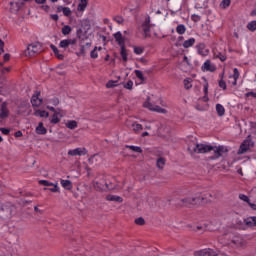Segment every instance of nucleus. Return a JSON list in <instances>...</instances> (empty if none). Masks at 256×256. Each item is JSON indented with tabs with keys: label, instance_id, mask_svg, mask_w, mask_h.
Segmentation results:
<instances>
[{
	"label": "nucleus",
	"instance_id": "nucleus-26",
	"mask_svg": "<svg viewBox=\"0 0 256 256\" xmlns=\"http://www.w3.org/2000/svg\"><path fill=\"white\" fill-rule=\"evenodd\" d=\"M246 225L248 227H255L256 226V217H250L245 220Z\"/></svg>",
	"mask_w": 256,
	"mask_h": 256
},
{
	"label": "nucleus",
	"instance_id": "nucleus-30",
	"mask_svg": "<svg viewBox=\"0 0 256 256\" xmlns=\"http://www.w3.org/2000/svg\"><path fill=\"white\" fill-rule=\"evenodd\" d=\"M66 127L68 129H77V121H75V120H68L66 122Z\"/></svg>",
	"mask_w": 256,
	"mask_h": 256
},
{
	"label": "nucleus",
	"instance_id": "nucleus-12",
	"mask_svg": "<svg viewBox=\"0 0 256 256\" xmlns=\"http://www.w3.org/2000/svg\"><path fill=\"white\" fill-rule=\"evenodd\" d=\"M9 117V109H7V103L3 102L0 109V121Z\"/></svg>",
	"mask_w": 256,
	"mask_h": 256
},
{
	"label": "nucleus",
	"instance_id": "nucleus-49",
	"mask_svg": "<svg viewBox=\"0 0 256 256\" xmlns=\"http://www.w3.org/2000/svg\"><path fill=\"white\" fill-rule=\"evenodd\" d=\"M136 225H143L145 223V219L143 217H139L135 220Z\"/></svg>",
	"mask_w": 256,
	"mask_h": 256
},
{
	"label": "nucleus",
	"instance_id": "nucleus-59",
	"mask_svg": "<svg viewBox=\"0 0 256 256\" xmlns=\"http://www.w3.org/2000/svg\"><path fill=\"white\" fill-rule=\"evenodd\" d=\"M249 207H251V209H253L254 211H256V204L251 203V201L248 203Z\"/></svg>",
	"mask_w": 256,
	"mask_h": 256
},
{
	"label": "nucleus",
	"instance_id": "nucleus-24",
	"mask_svg": "<svg viewBox=\"0 0 256 256\" xmlns=\"http://www.w3.org/2000/svg\"><path fill=\"white\" fill-rule=\"evenodd\" d=\"M132 129H133L134 133H139L140 131H143V125H141L137 122H134V123H132Z\"/></svg>",
	"mask_w": 256,
	"mask_h": 256
},
{
	"label": "nucleus",
	"instance_id": "nucleus-1",
	"mask_svg": "<svg viewBox=\"0 0 256 256\" xmlns=\"http://www.w3.org/2000/svg\"><path fill=\"white\" fill-rule=\"evenodd\" d=\"M213 151V155L210 156L208 159L210 161H217V159H221V157H225L227 153H229V147L219 145V146H212L209 144L197 143V142H190L188 144V152L190 155L198 154H205L211 153Z\"/></svg>",
	"mask_w": 256,
	"mask_h": 256
},
{
	"label": "nucleus",
	"instance_id": "nucleus-41",
	"mask_svg": "<svg viewBox=\"0 0 256 256\" xmlns=\"http://www.w3.org/2000/svg\"><path fill=\"white\" fill-rule=\"evenodd\" d=\"M62 33H63L64 35H69V33H71V26H69V25L64 26V27L62 28Z\"/></svg>",
	"mask_w": 256,
	"mask_h": 256
},
{
	"label": "nucleus",
	"instance_id": "nucleus-54",
	"mask_svg": "<svg viewBox=\"0 0 256 256\" xmlns=\"http://www.w3.org/2000/svg\"><path fill=\"white\" fill-rule=\"evenodd\" d=\"M204 93H205V95H207V93H209V83L204 84Z\"/></svg>",
	"mask_w": 256,
	"mask_h": 256
},
{
	"label": "nucleus",
	"instance_id": "nucleus-58",
	"mask_svg": "<svg viewBox=\"0 0 256 256\" xmlns=\"http://www.w3.org/2000/svg\"><path fill=\"white\" fill-rule=\"evenodd\" d=\"M247 97H254L256 99V93L255 92H248Z\"/></svg>",
	"mask_w": 256,
	"mask_h": 256
},
{
	"label": "nucleus",
	"instance_id": "nucleus-21",
	"mask_svg": "<svg viewBox=\"0 0 256 256\" xmlns=\"http://www.w3.org/2000/svg\"><path fill=\"white\" fill-rule=\"evenodd\" d=\"M203 67L206 71H215V66L211 65V60H206Z\"/></svg>",
	"mask_w": 256,
	"mask_h": 256
},
{
	"label": "nucleus",
	"instance_id": "nucleus-60",
	"mask_svg": "<svg viewBox=\"0 0 256 256\" xmlns=\"http://www.w3.org/2000/svg\"><path fill=\"white\" fill-rule=\"evenodd\" d=\"M3 47H5V43H3V40L0 39V51L3 53Z\"/></svg>",
	"mask_w": 256,
	"mask_h": 256
},
{
	"label": "nucleus",
	"instance_id": "nucleus-51",
	"mask_svg": "<svg viewBox=\"0 0 256 256\" xmlns=\"http://www.w3.org/2000/svg\"><path fill=\"white\" fill-rule=\"evenodd\" d=\"M52 187L53 188H50L49 191H51L52 193H58L59 186H57V184H54Z\"/></svg>",
	"mask_w": 256,
	"mask_h": 256
},
{
	"label": "nucleus",
	"instance_id": "nucleus-31",
	"mask_svg": "<svg viewBox=\"0 0 256 256\" xmlns=\"http://www.w3.org/2000/svg\"><path fill=\"white\" fill-rule=\"evenodd\" d=\"M165 163H166L165 158L160 157L157 159L156 165L158 169H163V167H165Z\"/></svg>",
	"mask_w": 256,
	"mask_h": 256
},
{
	"label": "nucleus",
	"instance_id": "nucleus-44",
	"mask_svg": "<svg viewBox=\"0 0 256 256\" xmlns=\"http://www.w3.org/2000/svg\"><path fill=\"white\" fill-rule=\"evenodd\" d=\"M113 21H115L116 23H118V25H123V22H124L125 20H124L123 17H121V16H116V17L113 18Z\"/></svg>",
	"mask_w": 256,
	"mask_h": 256
},
{
	"label": "nucleus",
	"instance_id": "nucleus-4",
	"mask_svg": "<svg viewBox=\"0 0 256 256\" xmlns=\"http://www.w3.org/2000/svg\"><path fill=\"white\" fill-rule=\"evenodd\" d=\"M220 243L230 245L231 247H244L245 240L241 236H234L230 241Z\"/></svg>",
	"mask_w": 256,
	"mask_h": 256
},
{
	"label": "nucleus",
	"instance_id": "nucleus-27",
	"mask_svg": "<svg viewBox=\"0 0 256 256\" xmlns=\"http://www.w3.org/2000/svg\"><path fill=\"white\" fill-rule=\"evenodd\" d=\"M185 31H187V28L183 24H179L176 27V32L178 33V35H185Z\"/></svg>",
	"mask_w": 256,
	"mask_h": 256
},
{
	"label": "nucleus",
	"instance_id": "nucleus-10",
	"mask_svg": "<svg viewBox=\"0 0 256 256\" xmlns=\"http://www.w3.org/2000/svg\"><path fill=\"white\" fill-rule=\"evenodd\" d=\"M190 201L193 205H203L204 203H207V194H197L196 196H193Z\"/></svg>",
	"mask_w": 256,
	"mask_h": 256
},
{
	"label": "nucleus",
	"instance_id": "nucleus-36",
	"mask_svg": "<svg viewBox=\"0 0 256 256\" xmlns=\"http://www.w3.org/2000/svg\"><path fill=\"white\" fill-rule=\"evenodd\" d=\"M99 159H101V156H99V154H95L93 156H91L88 161L89 163H91L93 165V163H97V161H99Z\"/></svg>",
	"mask_w": 256,
	"mask_h": 256
},
{
	"label": "nucleus",
	"instance_id": "nucleus-50",
	"mask_svg": "<svg viewBox=\"0 0 256 256\" xmlns=\"http://www.w3.org/2000/svg\"><path fill=\"white\" fill-rule=\"evenodd\" d=\"M125 89H133V81L129 80L125 85H124Z\"/></svg>",
	"mask_w": 256,
	"mask_h": 256
},
{
	"label": "nucleus",
	"instance_id": "nucleus-34",
	"mask_svg": "<svg viewBox=\"0 0 256 256\" xmlns=\"http://www.w3.org/2000/svg\"><path fill=\"white\" fill-rule=\"evenodd\" d=\"M247 29L252 32L256 31V20L249 22L247 24Z\"/></svg>",
	"mask_w": 256,
	"mask_h": 256
},
{
	"label": "nucleus",
	"instance_id": "nucleus-32",
	"mask_svg": "<svg viewBox=\"0 0 256 256\" xmlns=\"http://www.w3.org/2000/svg\"><path fill=\"white\" fill-rule=\"evenodd\" d=\"M120 55L125 63H127V49H125V45L121 46Z\"/></svg>",
	"mask_w": 256,
	"mask_h": 256
},
{
	"label": "nucleus",
	"instance_id": "nucleus-6",
	"mask_svg": "<svg viewBox=\"0 0 256 256\" xmlns=\"http://www.w3.org/2000/svg\"><path fill=\"white\" fill-rule=\"evenodd\" d=\"M150 99L151 98H147L146 102L144 103V107L146 109H149L150 111H155L156 113H162V114H165L167 113V110L164 109V108H161L160 106H157V105H153L151 102H150Z\"/></svg>",
	"mask_w": 256,
	"mask_h": 256
},
{
	"label": "nucleus",
	"instance_id": "nucleus-46",
	"mask_svg": "<svg viewBox=\"0 0 256 256\" xmlns=\"http://www.w3.org/2000/svg\"><path fill=\"white\" fill-rule=\"evenodd\" d=\"M239 199H241V201H245V203H249L251 201L249 197L245 194H240Z\"/></svg>",
	"mask_w": 256,
	"mask_h": 256
},
{
	"label": "nucleus",
	"instance_id": "nucleus-9",
	"mask_svg": "<svg viewBox=\"0 0 256 256\" xmlns=\"http://www.w3.org/2000/svg\"><path fill=\"white\" fill-rule=\"evenodd\" d=\"M67 155L69 157H83L85 155H87V148H76V149H72L69 150Z\"/></svg>",
	"mask_w": 256,
	"mask_h": 256
},
{
	"label": "nucleus",
	"instance_id": "nucleus-63",
	"mask_svg": "<svg viewBox=\"0 0 256 256\" xmlns=\"http://www.w3.org/2000/svg\"><path fill=\"white\" fill-rule=\"evenodd\" d=\"M53 105H59V100L57 98L52 99Z\"/></svg>",
	"mask_w": 256,
	"mask_h": 256
},
{
	"label": "nucleus",
	"instance_id": "nucleus-43",
	"mask_svg": "<svg viewBox=\"0 0 256 256\" xmlns=\"http://www.w3.org/2000/svg\"><path fill=\"white\" fill-rule=\"evenodd\" d=\"M59 45L62 49H67V47H69V42L67 39L61 40Z\"/></svg>",
	"mask_w": 256,
	"mask_h": 256
},
{
	"label": "nucleus",
	"instance_id": "nucleus-64",
	"mask_svg": "<svg viewBox=\"0 0 256 256\" xmlns=\"http://www.w3.org/2000/svg\"><path fill=\"white\" fill-rule=\"evenodd\" d=\"M10 57L11 56L9 54H5L4 55V61H9Z\"/></svg>",
	"mask_w": 256,
	"mask_h": 256
},
{
	"label": "nucleus",
	"instance_id": "nucleus-57",
	"mask_svg": "<svg viewBox=\"0 0 256 256\" xmlns=\"http://www.w3.org/2000/svg\"><path fill=\"white\" fill-rule=\"evenodd\" d=\"M85 46H80V53L79 55H85Z\"/></svg>",
	"mask_w": 256,
	"mask_h": 256
},
{
	"label": "nucleus",
	"instance_id": "nucleus-55",
	"mask_svg": "<svg viewBox=\"0 0 256 256\" xmlns=\"http://www.w3.org/2000/svg\"><path fill=\"white\" fill-rule=\"evenodd\" d=\"M9 71H11V67H4L2 70H1V73L2 75L5 74V72L9 73Z\"/></svg>",
	"mask_w": 256,
	"mask_h": 256
},
{
	"label": "nucleus",
	"instance_id": "nucleus-13",
	"mask_svg": "<svg viewBox=\"0 0 256 256\" xmlns=\"http://www.w3.org/2000/svg\"><path fill=\"white\" fill-rule=\"evenodd\" d=\"M37 135H47V128L43 126V122H40L36 127Z\"/></svg>",
	"mask_w": 256,
	"mask_h": 256
},
{
	"label": "nucleus",
	"instance_id": "nucleus-62",
	"mask_svg": "<svg viewBox=\"0 0 256 256\" xmlns=\"http://www.w3.org/2000/svg\"><path fill=\"white\" fill-rule=\"evenodd\" d=\"M64 9H65V7H63V6H58V7H57V12H58V13H61V12L63 13V10H64Z\"/></svg>",
	"mask_w": 256,
	"mask_h": 256
},
{
	"label": "nucleus",
	"instance_id": "nucleus-5",
	"mask_svg": "<svg viewBox=\"0 0 256 256\" xmlns=\"http://www.w3.org/2000/svg\"><path fill=\"white\" fill-rule=\"evenodd\" d=\"M143 36L147 39L151 37V17L146 16L145 21L142 23L141 26Z\"/></svg>",
	"mask_w": 256,
	"mask_h": 256
},
{
	"label": "nucleus",
	"instance_id": "nucleus-23",
	"mask_svg": "<svg viewBox=\"0 0 256 256\" xmlns=\"http://www.w3.org/2000/svg\"><path fill=\"white\" fill-rule=\"evenodd\" d=\"M102 47H94V49L90 52L91 59H97L99 57V54H97V51H102Z\"/></svg>",
	"mask_w": 256,
	"mask_h": 256
},
{
	"label": "nucleus",
	"instance_id": "nucleus-28",
	"mask_svg": "<svg viewBox=\"0 0 256 256\" xmlns=\"http://www.w3.org/2000/svg\"><path fill=\"white\" fill-rule=\"evenodd\" d=\"M216 111H217L219 117H223V115H225V107H223V105H221V104L216 105Z\"/></svg>",
	"mask_w": 256,
	"mask_h": 256
},
{
	"label": "nucleus",
	"instance_id": "nucleus-52",
	"mask_svg": "<svg viewBox=\"0 0 256 256\" xmlns=\"http://www.w3.org/2000/svg\"><path fill=\"white\" fill-rule=\"evenodd\" d=\"M216 57L218 59H220V61H222V62L227 60V56H225L224 54H221V53H219Z\"/></svg>",
	"mask_w": 256,
	"mask_h": 256
},
{
	"label": "nucleus",
	"instance_id": "nucleus-14",
	"mask_svg": "<svg viewBox=\"0 0 256 256\" xmlns=\"http://www.w3.org/2000/svg\"><path fill=\"white\" fill-rule=\"evenodd\" d=\"M60 184L67 191H71V189H73V183L70 180H61Z\"/></svg>",
	"mask_w": 256,
	"mask_h": 256
},
{
	"label": "nucleus",
	"instance_id": "nucleus-17",
	"mask_svg": "<svg viewBox=\"0 0 256 256\" xmlns=\"http://www.w3.org/2000/svg\"><path fill=\"white\" fill-rule=\"evenodd\" d=\"M106 199L107 201H115L116 203H123V198L117 195H108Z\"/></svg>",
	"mask_w": 256,
	"mask_h": 256
},
{
	"label": "nucleus",
	"instance_id": "nucleus-33",
	"mask_svg": "<svg viewBox=\"0 0 256 256\" xmlns=\"http://www.w3.org/2000/svg\"><path fill=\"white\" fill-rule=\"evenodd\" d=\"M191 199H193V197L183 198L181 200V205H184V207H187L188 205H193Z\"/></svg>",
	"mask_w": 256,
	"mask_h": 256
},
{
	"label": "nucleus",
	"instance_id": "nucleus-7",
	"mask_svg": "<svg viewBox=\"0 0 256 256\" xmlns=\"http://www.w3.org/2000/svg\"><path fill=\"white\" fill-rule=\"evenodd\" d=\"M195 256H218L219 252L211 248H205L199 251L194 252Z\"/></svg>",
	"mask_w": 256,
	"mask_h": 256
},
{
	"label": "nucleus",
	"instance_id": "nucleus-29",
	"mask_svg": "<svg viewBox=\"0 0 256 256\" xmlns=\"http://www.w3.org/2000/svg\"><path fill=\"white\" fill-rule=\"evenodd\" d=\"M59 121H61V119H59V112H54L50 123H52L53 125H57V123H59Z\"/></svg>",
	"mask_w": 256,
	"mask_h": 256
},
{
	"label": "nucleus",
	"instance_id": "nucleus-39",
	"mask_svg": "<svg viewBox=\"0 0 256 256\" xmlns=\"http://www.w3.org/2000/svg\"><path fill=\"white\" fill-rule=\"evenodd\" d=\"M128 149H131V151H134L135 153H142L143 150L139 146H127Z\"/></svg>",
	"mask_w": 256,
	"mask_h": 256
},
{
	"label": "nucleus",
	"instance_id": "nucleus-18",
	"mask_svg": "<svg viewBox=\"0 0 256 256\" xmlns=\"http://www.w3.org/2000/svg\"><path fill=\"white\" fill-rule=\"evenodd\" d=\"M195 45V38H190L183 42L182 46L184 49H189V47H193Z\"/></svg>",
	"mask_w": 256,
	"mask_h": 256
},
{
	"label": "nucleus",
	"instance_id": "nucleus-3",
	"mask_svg": "<svg viewBox=\"0 0 256 256\" xmlns=\"http://www.w3.org/2000/svg\"><path fill=\"white\" fill-rule=\"evenodd\" d=\"M43 52V46L39 42L32 43L28 45L25 50L26 57H35V55H39V53Z\"/></svg>",
	"mask_w": 256,
	"mask_h": 256
},
{
	"label": "nucleus",
	"instance_id": "nucleus-47",
	"mask_svg": "<svg viewBox=\"0 0 256 256\" xmlns=\"http://www.w3.org/2000/svg\"><path fill=\"white\" fill-rule=\"evenodd\" d=\"M116 83H117V82H115V81H113V80L108 81L107 84H106L107 89H111V88H113V87H116V86H117Z\"/></svg>",
	"mask_w": 256,
	"mask_h": 256
},
{
	"label": "nucleus",
	"instance_id": "nucleus-37",
	"mask_svg": "<svg viewBox=\"0 0 256 256\" xmlns=\"http://www.w3.org/2000/svg\"><path fill=\"white\" fill-rule=\"evenodd\" d=\"M134 73L140 81H145V76H143V72L141 70H135Z\"/></svg>",
	"mask_w": 256,
	"mask_h": 256
},
{
	"label": "nucleus",
	"instance_id": "nucleus-56",
	"mask_svg": "<svg viewBox=\"0 0 256 256\" xmlns=\"http://www.w3.org/2000/svg\"><path fill=\"white\" fill-rule=\"evenodd\" d=\"M68 41V45H75V43H77V40L75 39H67Z\"/></svg>",
	"mask_w": 256,
	"mask_h": 256
},
{
	"label": "nucleus",
	"instance_id": "nucleus-11",
	"mask_svg": "<svg viewBox=\"0 0 256 256\" xmlns=\"http://www.w3.org/2000/svg\"><path fill=\"white\" fill-rule=\"evenodd\" d=\"M41 97V92L36 91L31 98V104L33 107H39L43 103V98Z\"/></svg>",
	"mask_w": 256,
	"mask_h": 256
},
{
	"label": "nucleus",
	"instance_id": "nucleus-8",
	"mask_svg": "<svg viewBox=\"0 0 256 256\" xmlns=\"http://www.w3.org/2000/svg\"><path fill=\"white\" fill-rule=\"evenodd\" d=\"M180 69L184 73H189V71H191V69H193V64H191V61H189V58L187 56L183 57V60L180 63Z\"/></svg>",
	"mask_w": 256,
	"mask_h": 256
},
{
	"label": "nucleus",
	"instance_id": "nucleus-25",
	"mask_svg": "<svg viewBox=\"0 0 256 256\" xmlns=\"http://www.w3.org/2000/svg\"><path fill=\"white\" fill-rule=\"evenodd\" d=\"M35 117H49V112L45 110H36L34 112Z\"/></svg>",
	"mask_w": 256,
	"mask_h": 256
},
{
	"label": "nucleus",
	"instance_id": "nucleus-40",
	"mask_svg": "<svg viewBox=\"0 0 256 256\" xmlns=\"http://www.w3.org/2000/svg\"><path fill=\"white\" fill-rule=\"evenodd\" d=\"M39 184L40 185H44V187H53V185H54L53 183H51V182H49L47 180H40Z\"/></svg>",
	"mask_w": 256,
	"mask_h": 256
},
{
	"label": "nucleus",
	"instance_id": "nucleus-61",
	"mask_svg": "<svg viewBox=\"0 0 256 256\" xmlns=\"http://www.w3.org/2000/svg\"><path fill=\"white\" fill-rule=\"evenodd\" d=\"M15 137H23V132H21L20 130L15 132Z\"/></svg>",
	"mask_w": 256,
	"mask_h": 256
},
{
	"label": "nucleus",
	"instance_id": "nucleus-38",
	"mask_svg": "<svg viewBox=\"0 0 256 256\" xmlns=\"http://www.w3.org/2000/svg\"><path fill=\"white\" fill-rule=\"evenodd\" d=\"M144 51L145 49L143 47H137V46L134 47V53L136 55H143Z\"/></svg>",
	"mask_w": 256,
	"mask_h": 256
},
{
	"label": "nucleus",
	"instance_id": "nucleus-19",
	"mask_svg": "<svg viewBox=\"0 0 256 256\" xmlns=\"http://www.w3.org/2000/svg\"><path fill=\"white\" fill-rule=\"evenodd\" d=\"M230 79H233L232 85H237V79H239V70L237 68H234L233 75L230 76Z\"/></svg>",
	"mask_w": 256,
	"mask_h": 256
},
{
	"label": "nucleus",
	"instance_id": "nucleus-20",
	"mask_svg": "<svg viewBox=\"0 0 256 256\" xmlns=\"http://www.w3.org/2000/svg\"><path fill=\"white\" fill-rule=\"evenodd\" d=\"M80 3L78 4L77 11H85L87 9V5L89 2L87 0H79Z\"/></svg>",
	"mask_w": 256,
	"mask_h": 256
},
{
	"label": "nucleus",
	"instance_id": "nucleus-16",
	"mask_svg": "<svg viewBox=\"0 0 256 256\" xmlns=\"http://www.w3.org/2000/svg\"><path fill=\"white\" fill-rule=\"evenodd\" d=\"M197 51H198V54L202 56H205L207 55V53H209V51L205 49V44L203 43H200L197 45Z\"/></svg>",
	"mask_w": 256,
	"mask_h": 256
},
{
	"label": "nucleus",
	"instance_id": "nucleus-42",
	"mask_svg": "<svg viewBox=\"0 0 256 256\" xmlns=\"http://www.w3.org/2000/svg\"><path fill=\"white\" fill-rule=\"evenodd\" d=\"M220 5H221L222 9H227V7H229V5H231V0H223Z\"/></svg>",
	"mask_w": 256,
	"mask_h": 256
},
{
	"label": "nucleus",
	"instance_id": "nucleus-45",
	"mask_svg": "<svg viewBox=\"0 0 256 256\" xmlns=\"http://www.w3.org/2000/svg\"><path fill=\"white\" fill-rule=\"evenodd\" d=\"M62 13H63V15H65V17L71 16V8H69V7H64Z\"/></svg>",
	"mask_w": 256,
	"mask_h": 256
},
{
	"label": "nucleus",
	"instance_id": "nucleus-2",
	"mask_svg": "<svg viewBox=\"0 0 256 256\" xmlns=\"http://www.w3.org/2000/svg\"><path fill=\"white\" fill-rule=\"evenodd\" d=\"M253 147H255V142H253L251 135H249L247 139L241 143L237 155H245V153H249Z\"/></svg>",
	"mask_w": 256,
	"mask_h": 256
},
{
	"label": "nucleus",
	"instance_id": "nucleus-22",
	"mask_svg": "<svg viewBox=\"0 0 256 256\" xmlns=\"http://www.w3.org/2000/svg\"><path fill=\"white\" fill-rule=\"evenodd\" d=\"M50 49H52V51L56 55L57 59L63 60L64 56L62 54H59V49H57L55 45L51 44Z\"/></svg>",
	"mask_w": 256,
	"mask_h": 256
},
{
	"label": "nucleus",
	"instance_id": "nucleus-15",
	"mask_svg": "<svg viewBox=\"0 0 256 256\" xmlns=\"http://www.w3.org/2000/svg\"><path fill=\"white\" fill-rule=\"evenodd\" d=\"M114 38L120 45V47H123L125 45V40L123 39V34H121V32H117L116 34H114Z\"/></svg>",
	"mask_w": 256,
	"mask_h": 256
},
{
	"label": "nucleus",
	"instance_id": "nucleus-53",
	"mask_svg": "<svg viewBox=\"0 0 256 256\" xmlns=\"http://www.w3.org/2000/svg\"><path fill=\"white\" fill-rule=\"evenodd\" d=\"M0 131L3 133V135H9V133H11V130L7 128H0Z\"/></svg>",
	"mask_w": 256,
	"mask_h": 256
},
{
	"label": "nucleus",
	"instance_id": "nucleus-48",
	"mask_svg": "<svg viewBox=\"0 0 256 256\" xmlns=\"http://www.w3.org/2000/svg\"><path fill=\"white\" fill-rule=\"evenodd\" d=\"M219 87H221V89H223V90L225 91V89H227V83L224 82L223 79H221V80L219 81Z\"/></svg>",
	"mask_w": 256,
	"mask_h": 256
},
{
	"label": "nucleus",
	"instance_id": "nucleus-35",
	"mask_svg": "<svg viewBox=\"0 0 256 256\" xmlns=\"http://www.w3.org/2000/svg\"><path fill=\"white\" fill-rule=\"evenodd\" d=\"M192 82H193V79L186 78L184 80V87H185V89H191V87H193V85L191 84Z\"/></svg>",
	"mask_w": 256,
	"mask_h": 256
}]
</instances>
